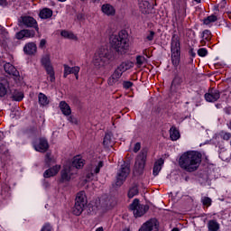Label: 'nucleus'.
<instances>
[{"label": "nucleus", "mask_w": 231, "mask_h": 231, "mask_svg": "<svg viewBox=\"0 0 231 231\" xmlns=\"http://www.w3.org/2000/svg\"><path fill=\"white\" fill-rule=\"evenodd\" d=\"M69 166L72 167V170L77 172V169H82L84 167V159L80 155L75 156L72 164Z\"/></svg>", "instance_id": "f3484780"}, {"label": "nucleus", "mask_w": 231, "mask_h": 231, "mask_svg": "<svg viewBox=\"0 0 231 231\" xmlns=\"http://www.w3.org/2000/svg\"><path fill=\"white\" fill-rule=\"evenodd\" d=\"M110 44L118 53H125L129 50L127 32L121 31L118 34H112L110 36Z\"/></svg>", "instance_id": "f03ea898"}, {"label": "nucleus", "mask_w": 231, "mask_h": 231, "mask_svg": "<svg viewBox=\"0 0 231 231\" xmlns=\"http://www.w3.org/2000/svg\"><path fill=\"white\" fill-rule=\"evenodd\" d=\"M61 37L64 39H69L70 41H77V35L69 31H61L60 32Z\"/></svg>", "instance_id": "2f4dec72"}, {"label": "nucleus", "mask_w": 231, "mask_h": 231, "mask_svg": "<svg viewBox=\"0 0 231 231\" xmlns=\"http://www.w3.org/2000/svg\"><path fill=\"white\" fill-rule=\"evenodd\" d=\"M59 171H60V165H55L52 168L48 169L44 171V178H52V176H57L59 174Z\"/></svg>", "instance_id": "412c9836"}, {"label": "nucleus", "mask_w": 231, "mask_h": 231, "mask_svg": "<svg viewBox=\"0 0 231 231\" xmlns=\"http://www.w3.org/2000/svg\"><path fill=\"white\" fill-rule=\"evenodd\" d=\"M130 210L134 212V217H142L147 210H149V206L140 204L138 199H134L133 203L130 205Z\"/></svg>", "instance_id": "9d476101"}, {"label": "nucleus", "mask_w": 231, "mask_h": 231, "mask_svg": "<svg viewBox=\"0 0 231 231\" xmlns=\"http://www.w3.org/2000/svg\"><path fill=\"white\" fill-rule=\"evenodd\" d=\"M142 149V144L140 143H136L134 147V152H138Z\"/></svg>", "instance_id": "a18cd8bd"}, {"label": "nucleus", "mask_w": 231, "mask_h": 231, "mask_svg": "<svg viewBox=\"0 0 231 231\" xmlns=\"http://www.w3.org/2000/svg\"><path fill=\"white\" fill-rule=\"evenodd\" d=\"M101 12L107 17H115L116 15V9L111 4H104L101 6Z\"/></svg>", "instance_id": "2eb2a0df"}, {"label": "nucleus", "mask_w": 231, "mask_h": 231, "mask_svg": "<svg viewBox=\"0 0 231 231\" xmlns=\"http://www.w3.org/2000/svg\"><path fill=\"white\" fill-rule=\"evenodd\" d=\"M103 145L105 147H113V145H115V139H113L112 133L106 134L104 140H103Z\"/></svg>", "instance_id": "b1692460"}, {"label": "nucleus", "mask_w": 231, "mask_h": 231, "mask_svg": "<svg viewBox=\"0 0 231 231\" xmlns=\"http://www.w3.org/2000/svg\"><path fill=\"white\" fill-rule=\"evenodd\" d=\"M195 3H201V0H194Z\"/></svg>", "instance_id": "4d7b16f0"}, {"label": "nucleus", "mask_w": 231, "mask_h": 231, "mask_svg": "<svg viewBox=\"0 0 231 231\" xmlns=\"http://www.w3.org/2000/svg\"><path fill=\"white\" fill-rule=\"evenodd\" d=\"M179 165L187 172L198 171L201 165V153L196 151L184 152L179 160Z\"/></svg>", "instance_id": "f257e3e1"}, {"label": "nucleus", "mask_w": 231, "mask_h": 231, "mask_svg": "<svg viewBox=\"0 0 231 231\" xmlns=\"http://www.w3.org/2000/svg\"><path fill=\"white\" fill-rule=\"evenodd\" d=\"M163 163H164L163 159H160L157 162H155L153 165V171H152L153 176H158V174H160V171H162V167Z\"/></svg>", "instance_id": "c85d7f7f"}, {"label": "nucleus", "mask_w": 231, "mask_h": 231, "mask_svg": "<svg viewBox=\"0 0 231 231\" xmlns=\"http://www.w3.org/2000/svg\"><path fill=\"white\" fill-rule=\"evenodd\" d=\"M77 80H79V73L74 74Z\"/></svg>", "instance_id": "5fc2aeb1"}, {"label": "nucleus", "mask_w": 231, "mask_h": 231, "mask_svg": "<svg viewBox=\"0 0 231 231\" xmlns=\"http://www.w3.org/2000/svg\"><path fill=\"white\" fill-rule=\"evenodd\" d=\"M20 23L27 28H37V21L32 16H22Z\"/></svg>", "instance_id": "dca6fc26"}, {"label": "nucleus", "mask_w": 231, "mask_h": 231, "mask_svg": "<svg viewBox=\"0 0 231 231\" xmlns=\"http://www.w3.org/2000/svg\"><path fill=\"white\" fill-rule=\"evenodd\" d=\"M44 46H46V40L42 39L40 42V48H44Z\"/></svg>", "instance_id": "49530a36"}, {"label": "nucleus", "mask_w": 231, "mask_h": 231, "mask_svg": "<svg viewBox=\"0 0 231 231\" xmlns=\"http://www.w3.org/2000/svg\"><path fill=\"white\" fill-rule=\"evenodd\" d=\"M41 62L47 75H49L50 81L55 82V69H53V65L51 64L50 54L43 55L42 57Z\"/></svg>", "instance_id": "6e6552de"}, {"label": "nucleus", "mask_w": 231, "mask_h": 231, "mask_svg": "<svg viewBox=\"0 0 231 231\" xmlns=\"http://www.w3.org/2000/svg\"><path fill=\"white\" fill-rule=\"evenodd\" d=\"M123 88L125 89H129L130 88H133V82H131V81H124L123 82Z\"/></svg>", "instance_id": "37998d69"}, {"label": "nucleus", "mask_w": 231, "mask_h": 231, "mask_svg": "<svg viewBox=\"0 0 231 231\" xmlns=\"http://www.w3.org/2000/svg\"><path fill=\"white\" fill-rule=\"evenodd\" d=\"M154 35H156V32L149 31L144 37V42H152L154 41Z\"/></svg>", "instance_id": "c9c22d12"}, {"label": "nucleus", "mask_w": 231, "mask_h": 231, "mask_svg": "<svg viewBox=\"0 0 231 231\" xmlns=\"http://www.w3.org/2000/svg\"><path fill=\"white\" fill-rule=\"evenodd\" d=\"M96 231H104V227L100 226L96 229Z\"/></svg>", "instance_id": "603ef678"}, {"label": "nucleus", "mask_w": 231, "mask_h": 231, "mask_svg": "<svg viewBox=\"0 0 231 231\" xmlns=\"http://www.w3.org/2000/svg\"><path fill=\"white\" fill-rule=\"evenodd\" d=\"M210 39H212V32L208 30L203 31L200 44H205V41H210Z\"/></svg>", "instance_id": "72a5a7b5"}, {"label": "nucleus", "mask_w": 231, "mask_h": 231, "mask_svg": "<svg viewBox=\"0 0 231 231\" xmlns=\"http://www.w3.org/2000/svg\"><path fill=\"white\" fill-rule=\"evenodd\" d=\"M60 109L65 116H69V115H71V107L66 101H61L60 103Z\"/></svg>", "instance_id": "393cba45"}, {"label": "nucleus", "mask_w": 231, "mask_h": 231, "mask_svg": "<svg viewBox=\"0 0 231 231\" xmlns=\"http://www.w3.org/2000/svg\"><path fill=\"white\" fill-rule=\"evenodd\" d=\"M129 172H131V169L129 168V164L124 162L121 164L119 170L117 171L116 185V187H122L125 180H127V176H129Z\"/></svg>", "instance_id": "0eeeda50"}, {"label": "nucleus", "mask_w": 231, "mask_h": 231, "mask_svg": "<svg viewBox=\"0 0 231 231\" xmlns=\"http://www.w3.org/2000/svg\"><path fill=\"white\" fill-rule=\"evenodd\" d=\"M180 131L176 129V127L172 126L170 129V138L172 140V142H176V140H180Z\"/></svg>", "instance_id": "7c9ffc66"}, {"label": "nucleus", "mask_w": 231, "mask_h": 231, "mask_svg": "<svg viewBox=\"0 0 231 231\" xmlns=\"http://www.w3.org/2000/svg\"><path fill=\"white\" fill-rule=\"evenodd\" d=\"M102 167H104V162H99L97 163V165L93 166L90 170V174H88L87 176V178L88 180H91V176H93V174H98V172H100V169H102Z\"/></svg>", "instance_id": "cd10ccee"}, {"label": "nucleus", "mask_w": 231, "mask_h": 231, "mask_svg": "<svg viewBox=\"0 0 231 231\" xmlns=\"http://www.w3.org/2000/svg\"><path fill=\"white\" fill-rule=\"evenodd\" d=\"M224 140H230L231 134L229 133H226L223 135Z\"/></svg>", "instance_id": "8fccbe9b"}, {"label": "nucleus", "mask_w": 231, "mask_h": 231, "mask_svg": "<svg viewBox=\"0 0 231 231\" xmlns=\"http://www.w3.org/2000/svg\"><path fill=\"white\" fill-rule=\"evenodd\" d=\"M109 60H111L109 50L106 47H101L95 52L92 64L97 69H102V68H106L109 64Z\"/></svg>", "instance_id": "7ed1b4c3"}, {"label": "nucleus", "mask_w": 231, "mask_h": 231, "mask_svg": "<svg viewBox=\"0 0 231 231\" xmlns=\"http://www.w3.org/2000/svg\"><path fill=\"white\" fill-rule=\"evenodd\" d=\"M217 21V16L212 14L204 19V24L208 25L210 23H216Z\"/></svg>", "instance_id": "e433bc0d"}, {"label": "nucleus", "mask_w": 231, "mask_h": 231, "mask_svg": "<svg viewBox=\"0 0 231 231\" xmlns=\"http://www.w3.org/2000/svg\"><path fill=\"white\" fill-rule=\"evenodd\" d=\"M229 129L231 130V121L229 122Z\"/></svg>", "instance_id": "052dcab7"}, {"label": "nucleus", "mask_w": 231, "mask_h": 231, "mask_svg": "<svg viewBox=\"0 0 231 231\" xmlns=\"http://www.w3.org/2000/svg\"><path fill=\"white\" fill-rule=\"evenodd\" d=\"M35 36V31H30V30H22L19 32L16 33V39L21 40L30 37H34Z\"/></svg>", "instance_id": "4be33fe9"}, {"label": "nucleus", "mask_w": 231, "mask_h": 231, "mask_svg": "<svg viewBox=\"0 0 231 231\" xmlns=\"http://www.w3.org/2000/svg\"><path fill=\"white\" fill-rule=\"evenodd\" d=\"M204 97L207 102H217V100H219V98L221 97V94L219 93V90L212 88L209 89Z\"/></svg>", "instance_id": "4468645a"}, {"label": "nucleus", "mask_w": 231, "mask_h": 231, "mask_svg": "<svg viewBox=\"0 0 231 231\" xmlns=\"http://www.w3.org/2000/svg\"><path fill=\"white\" fill-rule=\"evenodd\" d=\"M38 100H39L40 106H48V104H50V100H48V97H46V95L42 93H40L38 95Z\"/></svg>", "instance_id": "f704fd0d"}, {"label": "nucleus", "mask_w": 231, "mask_h": 231, "mask_svg": "<svg viewBox=\"0 0 231 231\" xmlns=\"http://www.w3.org/2000/svg\"><path fill=\"white\" fill-rule=\"evenodd\" d=\"M86 205H88V199L86 198V192L79 191L76 196V202L72 210L74 216H80V214L84 212V208H86Z\"/></svg>", "instance_id": "423d86ee"}, {"label": "nucleus", "mask_w": 231, "mask_h": 231, "mask_svg": "<svg viewBox=\"0 0 231 231\" xmlns=\"http://www.w3.org/2000/svg\"><path fill=\"white\" fill-rule=\"evenodd\" d=\"M171 62L175 68L180 66L181 59V44L180 43V36L173 34L171 42Z\"/></svg>", "instance_id": "39448f33"}, {"label": "nucleus", "mask_w": 231, "mask_h": 231, "mask_svg": "<svg viewBox=\"0 0 231 231\" xmlns=\"http://www.w3.org/2000/svg\"><path fill=\"white\" fill-rule=\"evenodd\" d=\"M69 122H70L71 124H77V119L73 116H69Z\"/></svg>", "instance_id": "09e8293b"}, {"label": "nucleus", "mask_w": 231, "mask_h": 231, "mask_svg": "<svg viewBox=\"0 0 231 231\" xmlns=\"http://www.w3.org/2000/svg\"><path fill=\"white\" fill-rule=\"evenodd\" d=\"M58 1H60V3H64L66 0H58Z\"/></svg>", "instance_id": "bf43d9fd"}, {"label": "nucleus", "mask_w": 231, "mask_h": 231, "mask_svg": "<svg viewBox=\"0 0 231 231\" xmlns=\"http://www.w3.org/2000/svg\"><path fill=\"white\" fill-rule=\"evenodd\" d=\"M51 230H53V228L51 227V225H50V224H45V225L42 226V228L41 231H51Z\"/></svg>", "instance_id": "c03bdc74"}, {"label": "nucleus", "mask_w": 231, "mask_h": 231, "mask_svg": "<svg viewBox=\"0 0 231 231\" xmlns=\"http://www.w3.org/2000/svg\"><path fill=\"white\" fill-rule=\"evenodd\" d=\"M33 148L37 152H46L48 151L50 145L48 144V140L44 138H40L36 140L33 143Z\"/></svg>", "instance_id": "9b49d317"}, {"label": "nucleus", "mask_w": 231, "mask_h": 231, "mask_svg": "<svg viewBox=\"0 0 231 231\" xmlns=\"http://www.w3.org/2000/svg\"><path fill=\"white\" fill-rule=\"evenodd\" d=\"M150 1L151 0H138V5L142 14H152V5H151Z\"/></svg>", "instance_id": "ddd939ff"}, {"label": "nucleus", "mask_w": 231, "mask_h": 231, "mask_svg": "<svg viewBox=\"0 0 231 231\" xmlns=\"http://www.w3.org/2000/svg\"><path fill=\"white\" fill-rule=\"evenodd\" d=\"M171 231H180V229H178V228H173Z\"/></svg>", "instance_id": "6e6d98bb"}, {"label": "nucleus", "mask_w": 231, "mask_h": 231, "mask_svg": "<svg viewBox=\"0 0 231 231\" xmlns=\"http://www.w3.org/2000/svg\"><path fill=\"white\" fill-rule=\"evenodd\" d=\"M183 84V77L177 75L172 80L171 89H180V86Z\"/></svg>", "instance_id": "bb28decb"}, {"label": "nucleus", "mask_w": 231, "mask_h": 231, "mask_svg": "<svg viewBox=\"0 0 231 231\" xmlns=\"http://www.w3.org/2000/svg\"><path fill=\"white\" fill-rule=\"evenodd\" d=\"M189 54L190 55V57H196V52L194 51L193 48L189 49Z\"/></svg>", "instance_id": "de8ad7c7"}, {"label": "nucleus", "mask_w": 231, "mask_h": 231, "mask_svg": "<svg viewBox=\"0 0 231 231\" xmlns=\"http://www.w3.org/2000/svg\"><path fill=\"white\" fill-rule=\"evenodd\" d=\"M91 3H100V0H90Z\"/></svg>", "instance_id": "864d4df0"}, {"label": "nucleus", "mask_w": 231, "mask_h": 231, "mask_svg": "<svg viewBox=\"0 0 231 231\" xmlns=\"http://www.w3.org/2000/svg\"><path fill=\"white\" fill-rule=\"evenodd\" d=\"M0 6H6V0H0Z\"/></svg>", "instance_id": "3c124183"}, {"label": "nucleus", "mask_w": 231, "mask_h": 231, "mask_svg": "<svg viewBox=\"0 0 231 231\" xmlns=\"http://www.w3.org/2000/svg\"><path fill=\"white\" fill-rule=\"evenodd\" d=\"M46 160H50V155L49 154L46 155Z\"/></svg>", "instance_id": "13d9d810"}, {"label": "nucleus", "mask_w": 231, "mask_h": 231, "mask_svg": "<svg viewBox=\"0 0 231 231\" xmlns=\"http://www.w3.org/2000/svg\"><path fill=\"white\" fill-rule=\"evenodd\" d=\"M208 231H217L220 228L219 223L216 220H209L208 223Z\"/></svg>", "instance_id": "473e14b6"}, {"label": "nucleus", "mask_w": 231, "mask_h": 231, "mask_svg": "<svg viewBox=\"0 0 231 231\" xmlns=\"http://www.w3.org/2000/svg\"><path fill=\"white\" fill-rule=\"evenodd\" d=\"M201 202L206 207H210V205H212V199L210 198H208V197H203L201 199Z\"/></svg>", "instance_id": "a19ab883"}, {"label": "nucleus", "mask_w": 231, "mask_h": 231, "mask_svg": "<svg viewBox=\"0 0 231 231\" xmlns=\"http://www.w3.org/2000/svg\"><path fill=\"white\" fill-rule=\"evenodd\" d=\"M51 15H53V11H51L50 8H43L39 14L41 19H50Z\"/></svg>", "instance_id": "c756f323"}, {"label": "nucleus", "mask_w": 231, "mask_h": 231, "mask_svg": "<svg viewBox=\"0 0 231 231\" xmlns=\"http://www.w3.org/2000/svg\"><path fill=\"white\" fill-rule=\"evenodd\" d=\"M64 68V73H63V77L64 79H66V77H68V75H77V73H79L80 71V67L79 66H75V67H69L68 65H63Z\"/></svg>", "instance_id": "a211bd4d"}, {"label": "nucleus", "mask_w": 231, "mask_h": 231, "mask_svg": "<svg viewBox=\"0 0 231 231\" xmlns=\"http://www.w3.org/2000/svg\"><path fill=\"white\" fill-rule=\"evenodd\" d=\"M73 174H77V171L73 170V167H70L69 165V166L65 165L63 167V170L61 171V178H60L61 183H64V181H69Z\"/></svg>", "instance_id": "f8f14e48"}, {"label": "nucleus", "mask_w": 231, "mask_h": 231, "mask_svg": "<svg viewBox=\"0 0 231 231\" xmlns=\"http://www.w3.org/2000/svg\"><path fill=\"white\" fill-rule=\"evenodd\" d=\"M138 194V187L134 186L128 191V198L131 199L134 196H137Z\"/></svg>", "instance_id": "4c0bfd02"}, {"label": "nucleus", "mask_w": 231, "mask_h": 231, "mask_svg": "<svg viewBox=\"0 0 231 231\" xmlns=\"http://www.w3.org/2000/svg\"><path fill=\"white\" fill-rule=\"evenodd\" d=\"M199 57H207L208 55V51L206 48H200L198 50Z\"/></svg>", "instance_id": "79ce46f5"}, {"label": "nucleus", "mask_w": 231, "mask_h": 231, "mask_svg": "<svg viewBox=\"0 0 231 231\" xmlns=\"http://www.w3.org/2000/svg\"><path fill=\"white\" fill-rule=\"evenodd\" d=\"M145 60H147L145 59V57H143V56H137L136 57V64H137L138 68H140V66H143V64H145Z\"/></svg>", "instance_id": "ea45409f"}, {"label": "nucleus", "mask_w": 231, "mask_h": 231, "mask_svg": "<svg viewBox=\"0 0 231 231\" xmlns=\"http://www.w3.org/2000/svg\"><path fill=\"white\" fill-rule=\"evenodd\" d=\"M10 89V85L7 81L5 82H0V98H3L4 97H6L8 95V91Z\"/></svg>", "instance_id": "a878e982"}, {"label": "nucleus", "mask_w": 231, "mask_h": 231, "mask_svg": "<svg viewBox=\"0 0 231 231\" xmlns=\"http://www.w3.org/2000/svg\"><path fill=\"white\" fill-rule=\"evenodd\" d=\"M4 69L5 73L8 75H12L13 77H19V70L15 69V67L11 63H5L4 65Z\"/></svg>", "instance_id": "aec40b11"}, {"label": "nucleus", "mask_w": 231, "mask_h": 231, "mask_svg": "<svg viewBox=\"0 0 231 231\" xmlns=\"http://www.w3.org/2000/svg\"><path fill=\"white\" fill-rule=\"evenodd\" d=\"M157 228L156 221L154 219H150L141 226L139 231H152Z\"/></svg>", "instance_id": "6ab92c4d"}, {"label": "nucleus", "mask_w": 231, "mask_h": 231, "mask_svg": "<svg viewBox=\"0 0 231 231\" xmlns=\"http://www.w3.org/2000/svg\"><path fill=\"white\" fill-rule=\"evenodd\" d=\"M24 98V94L23 92H16L13 95V100L15 102H21Z\"/></svg>", "instance_id": "58836bf2"}, {"label": "nucleus", "mask_w": 231, "mask_h": 231, "mask_svg": "<svg viewBox=\"0 0 231 231\" xmlns=\"http://www.w3.org/2000/svg\"><path fill=\"white\" fill-rule=\"evenodd\" d=\"M145 162H147V150L143 149L135 159L134 169L137 174H142V172H143V169H145Z\"/></svg>", "instance_id": "1a4fd4ad"}, {"label": "nucleus", "mask_w": 231, "mask_h": 231, "mask_svg": "<svg viewBox=\"0 0 231 231\" xmlns=\"http://www.w3.org/2000/svg\"><path fill=\"white\" fill-rule=\"evenodd\" d=\"M23 51L26 55H33L37 51V45L33 42H29L23 47Z\"/></svg>", "instance_id": "5701e85b"}, {"label": "nucleus", "mask_w": 231, "mask_h": 231, "mask_svg": "<svg viewBox=\"0 0 231 231\" xmlns=\"http://www.w3.org/2000/svg\"><path fill=\"white\" fill-rule=\"evenodd\" d=\"M134 68V63L131 60L123 61L113 72V74L108 79L109 86H115L120 79H122V75L125 73V71H129V69H133Z\"/></svg>", "instance_id": "20e7f679"}]
</instances>
